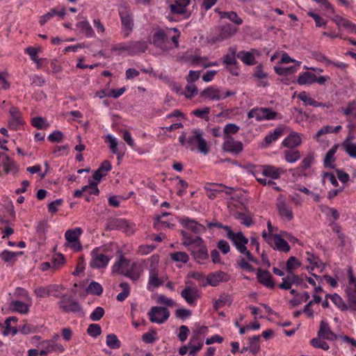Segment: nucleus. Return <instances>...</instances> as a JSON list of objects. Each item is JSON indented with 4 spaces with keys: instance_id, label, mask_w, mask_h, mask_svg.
I'll return each instance as SVG.
<instances>
[{
    "instance_id": "obj_63",
    "label": "nucleus",
    "mask_w": 356,
    "mask_h": 356,
    "mask_svg": "<svg viewBox=\"0 0 356 356\" xmlns=\"http://www.w3.org/2000/svg\"><path fill=\"white\" fill-rule=\"evenodd\" d=\"M277 113L274 111L271 108L262 107L263 120H271L276 118Z\"/></svg>"
},
{
    "instance_id": "obj_58",
    "label": "nucleus",
    "mask_w": 356,
    "mask_h": 356,
    "mask_svg": "<svg viewBox=\"0 0 356 356\" xmlns=\"http://www.w3.org/2000/svg\"><path fill=\"white\" fill-rule=\"evenodd\" d=\"M208 331V327L202 325L197 328L196 330L193 331V336L191 338V343L195 342L196 340L202 339L200 338L201 334H205Z\"/></svg>"
},
{
    "instance_id": "obj_19",
    "label": "nucleus",
    "mask_w": 356,
    "mask_h": 356,
    "mask_svg": "<svg viewBox=\"0 0 356 356\" xmlns=\"http://www.w3.org/2000/svg\"><path fill=\"white\" fill-rule=\"evenodd\" d=\"M225 185L217 183H207L204 186V189L207 192V196L214 200L217 197V194L224 192Z\"/></svg>"
},
{
    "instance_id": "obj_54",
    "label": "nucleus",
    "mask_w": 356,
    "mask_h": 356,
    "mask_svg": "<svg viewBox=\"0 0 356 356\" xmlns=\"http://www.w3.org/2000/svg\"><path fill=\"white\" fill-rule=\"evenodd\" d=\"M107 141L109 143V148L111 151L118 155V159H120V158L123 156V154H120L118 152V142L116 139L112 137L111 135L107 136Z\"/></svg>"
},
{
    "instance_id": "obj_51",
    "label": "nucleus",
    "mask_w": 356,
    "mask_h": 356,
    "mask_svg": "<svg viewBox=\"0 0 356 356\" xmlns=\"http://www.w3.org/2000/svg\"><path fill=\"white\" fill-rule=\"evenodd\" d=\"M240 127L236 124L228 123L225 126L223 131V138L232 137L231 134H236L238 132Z\"/></svg>"
},
{
    "instance_id": "obj_39",
    "label": "nucleus",
    "mask_w": 356,
    "mask_h": 356,
    "mask_svg": "<svg viewBox=\"0 0 356 356\" xmlns=\"http://www.w3.org/2000/svg\"><path fill=\"white\" fill-rule=\"evenodd\" d=\"M76 26L81 29L84 32L85 35L87 38H92L95 36V32L87 20L79 22L76 24Z\"/></svg>"
},
{
    "instance_id": "obj_62",
    "label": "nucleus",
    "mask_w": 356,
    "mask_h": 356,
    "mask_svg": "<svg viewBox=\"0 0 356 356\" xmlns=\"http://www.w3.org/2000/svg\"><path fill=\"white\" fill-rule=\"evenodd\" d=\"M124 225H127V222L125 220L114 219L108 223L106 229H108V230L118 229H120V228L124 227Z\"/></svg>"
},
{
    "instance_id": "obj_23",
    "label": "nucleus",
    "mask_w": 356,
    "mask_h": 356,
    "mask_svg": "<svg viewBox=\"0 0 356 356\" xmlns=\"http://www.w3.org/2000/svg\"><path fill=\"white\" fill-rule=\"evenodd\" d=\"M191 0H175V3L170 6V13L174 15L186 14V7Z\"/></svg>"
},
{
    "instance_id": "obj_40",
    "label": "nucleus",
    "mask_w": 356,
    "mask_h": 356,
    "mask_svg": "<svg viewBox=\"0 0 356 356\" xmlns=\"http://www.w3.org/2000/svg\"><path fill=\"white\" fill-rule=\"evenodd\" d=\"M129 263V259L124 258L123 255H120L118 261L113 265V270L120 274V271L124 270V268H128Z\"/></svg>"
},
{
    "instance_id": "obj_6",
    "label": "nucleus",
    "mask_w": 356,
    "mask_h": 356,
    "mask_svg": "<svg viewBox=\"0 0 356 356\" xmlns=\"http://www.w3.org/2000/svg\"><path fill=\"white\" fill-rule=\"evenodd\" d=\"M276 208L282 219L291 221L293 218L292 209L287 205L284 195L280 194L277 198Z\"/></svg>"
},
{
    "instance_id": "obj_9",
    "label": "nucleus",
    "mask_w": 356,
    "mask_h": 356,
    "mask_svg": "<svg viewBox=\"0 0 356 356\" xmlns=\"http://www.w3.org/2000/svg\"><path fill=\"white\" fill-rule=\"evenodd\" d=\"M207 284L212 286H218L220 282H227L230 280V275L222 270L210 273L207 276Z\"/></svg>"
},
{
    "instance_id": "obj_2",
    "label": "nucleus",
    "mask_w": 356,
    "mask_h": 356,
    "mask_svg": "<svg viewBox=\"0 0 356 356\" xmlns=\"http://www.w3.org/2000/svg\"><path fill=\"white\" fill-rule=\"evenodd\" d=\"M348 275L349 277V284L354 285L353 287L349 286L346 289L348 302V307L350 310L356 311V277L354 276L351 268L348 270Z\"/></svg>"
},
{
    "instance_id": "obj_25",
    "label": "nucleus",
    "mask_w": 356,
    "mask_h": 356,
    "mask_svg": "<svg viewBox=\"0 0 356 356\" xmlns=\"http://www.w3.org/2000/svg\"><path fill=\"white\" fill-rule=\"evenodd\" d=\"M112 168L111 162L108 160H104L102 161L98 168L93 174V179L97 181H100L103 177H105L108 172H109Z\"/></svg>"
},
{
    "instance_id": "obj_15",
    "label": "nucleus",
    "mask_w": 356,
    "mask_h": 356,
    "mask_svg": "<svg viewBox=\"0 0 356 356\" xmlns=\"http://www.w3.org/2000/svg\"><path fill=\"white\" fill-rule=\"evenodd\" d=\"M82 232L83 230L81 227H76L74 229H70L67 230L65 234V239L70 243H74L73 247L77 251L82 250V245L79 239Z\"/></svg>"
},
{
    "instance_id": "obj_24",
    "label": "nucleus",
    "mask_w": 356,
    "mask_h": 356,
    "mask_svg": "<svg viewBox=\"0 0 356 356\" xmlns=\"http://www.w3.org/2000/svg\"><path fill=\"white\" fill-rule=\"evenodd\" d=\"M200 97L209 100L221 99L220 91L218 88L209 86L200 92Z\"/></svg>"
},
{
    "instance_id": "obj_4",
    "label": "nucleus",
    "mask_w": 356,
    "mask_h": 356,
    "mask_svg": "<svg viewBox=\"0 0 356 356\" xmlns=\"http://www.w3.org/2000/svg\"><path fill=\"white\" fill-rule=\"evenodd\" d=\"M119 15L121 19L122 29L124 37L129 36L134 29V19L131 15L130 10L127 7L119 10Z\"/></svg>"
},
{
    "instance_id": "obj_14",
    "label": "nucleus",
    "mask_w": 356,
    "mask_h": 356,
    "mask_svg": "<svg viewBox=\"0 0 356 356\" xmlns=\"http://www.w3.org/2000/svg\"><path fill=\"white\" fill-rule=\"evenodd\" d=\"M257 279L258 282H259L266 288L270 289H273L275 288V283L270 273L268 270L257 268Z\"/></svg>"
},
{
    "instance_id": "obj_13",
    "label": "nucleus",
    "mask_w": 356,
    "mask_h": 356,
    "mask_svg": "<svg viewBox=\"0 0 356 356\" xmlns=\"http://www.w3.org/2000/svg\"><path fill=\"white\" fill-rule=\"evenodd\" d=\"M284 133V127L280 125L275 128L273 131H270L260 143V147L267 148L270 146L273 142H275Z\"/></svg>"
},
{
    "instance_id": "obj_33",
    "label": "nucleus",
    "mask_w": 356,
    "mask_h": 356,
    "mask_svg": "<svg viewBox=\"0 0 356 356\" xmlns=\"http://www.w3.org/2000/svg\"><path fill=\"white\" fill-rule=\"evenodd\" d=\"M163 284V280L159 277L158 271L156 268H152L151 266V268L149 270V288L150 286H153L154 288H157Z\"/></svg>"
},
{
    "instance_id": "obj_12",
    "label": "nucleus",
    "mask_w": 356,
    "mask_h": 356,
    "mask_svg": "<svg viewBox=\"0 0 356 356\" xmlns=\"http://www.w3.org/2000/svg\"><path fill=\"white\" fill-rule=\"evenodd\" d=\"M99 249L95 248L91 252L92 260L90 262V266L92 268H105L110 259L104 254H99Z\"/></svg>"
},
{
    "instance_id": "obj_10",
    "label": "nucleus",
    "mask_w": 356,
    "mask_h": 356,
    "mask_svg": "<svg viewBox=\"0 0 356 356\" xmlns=\"http://www.w3.org/2000/svg\"><path fill=\"white\" fill-rule=\"evenodd\" d=\"M317 336L320 339L330 341H336L339 339V335L331 330L329 323L325 320H322L320 323Z\"/></svg>"
},
{
    "instance_id": "obj_5",
    "label": "nucleus",
    "mask_w": 356,
    "mask_h": 356,
    "mask_svg": "<svg viewBox=\"0 0 356 356\" xmlns=\"http://www.w3.org/2000/svg\"><path fill=\"white\" fill-rule=\"evenodd\" d=\"M148 314L151 322L161 324L168 320L170 312L165 307H153Z\"/></svg>"
},
{
    "instance_id": "obj_1",
    "label": "nucleus",
    "mask_w": 356,
    "mask_h": 356,
    "mask_svg": "<svg viewBox=\"0 0 356 356\" xmlns=\"http://www.w3.org/2000/svg\"><path fill=\"white\" fill-rule=\"evenodd\" d=\"M192 135L188 137V147L191 151L197 149L203 154H207L209 148L206 140L203 138V132L200 129H194L191 131Z\"/></svg>"
},
{
    "instance_id": "obj_38",
    "label": "nucleus",
    "mask_w": 356,
    "mask_h": 356,
    "mask_svg": "<svg viewBox=\"0 0 356 356\" xmlns=\"http://www.w3.org/2000/svg\"><path fill=\"white\" fill-rule=\"evenodd\" d=\"M237 57L241 59V60L248 65H252L256 63L255 57L249 51H241L238 53Z\"/></svg>"
},
{
    "instance_id": "obj_42",
    "label": "nucleus",
    "mask_w": 356,
    "mask_h": 356,
    "mask_svg": "<svg viewBox=\"0 0 356 356\" xmlns=\"http://www.w3.org/2000/svg\"><path fill=\"white\" fill-rule=\"evenodd\" d=\"M86 292L89 294L100 296L103 293V288L99 283L92 281L86 288Z\"/></svg>"
},
{
    "instance_id": "obj_57",
    "label": "nucleus",
    "mask_w": 356,
    "mask_h": 356,
    "mask_svg": "<svg viewBox=\"0 0 356 356\" xmlns=\"http://www.w3.org/2000/svg\"><path fill=\"white\" fill-rule=\"evenodd\" d=\"M87 333L93 338H97L102 333V328L99 324L92 323L88 329Z\"/></svg>"
},
{
    "instance_id": "obj_18",
    "label": "nucleus",
    "mask_w": 356,
    "mask_h": 356,
    "mask_svg": "<svg viewBox=\"0 0 356 356\" xmlns=\"http://www.w3.org/2000/svg\"><path fill=\"white\" fill-rule=\"evenodd\" d=\"M314 161V155L312 154H309L306 157L303 159L299 167L296 169H291L290 171L292 172L293 176H295L296 174H298L299 176L306 177L307 175L304 172V171L309 168Z\"/></svg>"
},
{
    "instance_id": "obj_37",
    "label": "nucleus",
    "mask_w": 356,
    "mask_h": 356,
    "mask_svg": "<svg viewBox=\"0 0 356 356\" xmlns=\"http://www.w3.org/2000/svg\"><path fill=\"white\" fill-rule=\"evenodd\" d=\"M297 83L299 85H306V84H312L315 83V74L305 72L302 74H300Z\"/></svg>"
},
{
    "instance_id": "obj_46",
    "label": "nucleus",
    "mask_w": 356,
    "mask_h": 356,
    "mask_svg": "<svg viewBox=\"0 0 356 356\" xmlns=\"http://www.w3.org/2000/svg\"><path fill=\"white\" fill-rule=\"evenodd\" d=\"M3 168L7 174L10 172L17 171V168L14 161L8 155H5V160L3 162Z\"/></svg>"
},
{
    "instance_id": "obj_64",
    "label": "nucleus",
    "mask_w": 356,
    "mask_h": 356,
    "mask_svg": "<svg viewBox=\"0 0 356 356\" xmlns=\"http://www.w3.org/2000/svg\"><path fill=\"white\" fill-rule=\"evenodd\" d=\"M342 111L346 116L353 114L356 118V101L353 100L348 102L346 108H342Z\"/></svg>"
},
{
    "instance_id": "obj_8",
    "label": "nucleus",
    "mask_w": 356,
    "mask_h": 356,
    "mask_svg": "<svg viewBox=\"0 0 356 356\" xmlns=\"http://www.w3.org/2000/svg\"><path fill=\"white\" fill-rule=\"evenodd\" d=\"M183 299L191 306H195L197 300L200 298V292L197 287L186 286L180 293Z\"/></svg>"
},
{
    "instance_id": "obj_28",
    "label": "nucleus",
    "mask_w": 356,
    "mask_h": 356,
    "mask_svg": "<svg viewBox=\"0 0 356 356\" xmlns=\"http://www.w3.org/2000/svg\"><path fill=\"white\" fill-rule=\"evenodd\" d=\"M332 21L335 22L339 27H343L349 32L356 34V24L348 19H344L339 15H336L332 18Z\"/></svg>"
},
{
    "instance_id": "obj_59",
    "label": "nucleus",
    "mask_w": 356,
    "mask_h": 356,
    "mask_svg": "<svg viewBox=\"0 0 356 356\" xmlns=\"http://www.w3.org/2000/svg\"><path fill=\"white\" fill-rule=\"evenodd\" d=\"M171 259L175 261H181L186 264L189 260L188 255L184 252H177L171 254Z\"/></svg>"
},
{
    "instance_id": "obj_7",
    "label": "nucleus",
    "mask_w": 356,
    "mask_h": 356,
    "mask_svg": "<svg viewBox=\"0 0 356 356\" xmlns=\"http://www.w3.org/2000/svg\"><path fill=\"white\" fill-rule=\"evenodd\" d=\"M222 149L225 152L238 155L243 150V144L241 141L234 140L233 137H227L224 138Z\"/></svg>"
},
{
    "instance_id": "obj_52",
    "label": "nucleus",
    "mask_w": 356,
    "mask_h": 356,
    "mask_svg": "<svg viewBox=\"0 0 356 356\" xmlns=\"http://www.w3.org/2000/svg\"><path fill=\"white\" fill-rule=\"evenodd\" d=\"M230 54L224 56L222 63L227 65H236L238 64L236 60V51L232 48L229 49Z\"/></svg>"
},
{
    "instance_id": "obj_35",
    "label": "nucleus",
    "mask_w": 356,
    "mask_h": 356,
    "mask_svg": "<svg viewBox=\"0 0 356 356\" xmlns=\"http://www.w3.org/2000/svg\"><path fill=\"white\" fill-rule=\"evenodd\" d=\"M284 156V159L287 163H293L298 161L301 154L299 150L297 149H287L284 151L283 152Z\"/></svg>"
},
{
    "instance_id": "obj_32",
    "label": "nucleus",
    "mask_w": 356,
    "mask_h": 356,
    "mask_svg": "<svg viewBox=\"0 0 356 356\" xmlns=\"http://www.w3.org/2000/svg\"><path fill=\"white\" fill-rule=\"evenodd\" d=\"M167 40L166 33L163 30H159L153 34L152 43L156 47L163 49Z\"/></svg>"
},
{
    "instance_id": "obj_30",
    "label": "nucleus",
    "mask_w": 356,
    "mask_h": 356,
    "mask_svg": "<svg viewBox=\"0 0 356 356\" xmlns=\"http://www.w3.org/2000/svg\"><path fill=\"white\" fill-rule=\"evenodd\" d=\"M273 249L278 250L279 251L288 252L290 250V245L284 238L279 234H274V239L273 241Z\"/></svg>"
},
{
    "instance_id": "obj_61",
    "label": "nucleus",
    "mask_w": 356,
    "mask_h": 356,
    "mask_svg": "<svg viewBox=\"0 0 356 356\" xmlns=\"http://www.w3.org/2000/svg\"><path fill=\"white\" fill-rule=\"evenodd\" d=\"M311 345L316 348H321L324 350H327L330 348L328 343L324 341H321L320 338H313L310 341Z\"/></svg>"
},
{
    "instance_id": "obj_27",
    "label": "nucleus",
    "mask_w": 356,
    "mask_h": 356,
    "mask_svg": "<svg viewBox=\"0 0 356 356\" xmlns=\"http://www.w3.org/2000/svg\"><path fill=\"white\" fill-rule=\"evenodd\" d=\"M339 147V144H335L326 153L324 159V165L325 168H330L332 169L335 168L334 161L336 158L334 154L337 152Z\"/></svg>"
},
{
    "instance_id": "obj_22",
    "label": "nucleus",
    "mask_w": 356,
    "mask_h": 356,
    "mask_svg": "<svg viewBox=\"0 0 356 356\" xmlns=\"http://www.w3.org/2000/svg\"><path fill=\"white\" fill-rule=\"evenodd\" d=\"M148 48L145 40L131 41L129 42V55H136L145 52Z\"/></svg>"
},
{
    "instance_id": "obj_16",
    "label": "nucleus",
    "mask_w": 356,
    "mask_h": 356,
    "mask_svg": "<svg viewBox=\"0 0 356 356\" xmlns=\"http://www.w3.org/2000/svg\"><path fill=\"white\" fill-rule=\"evenodd\" d=\"M227 236L232 241L238 251L241 248L243 250V248L248 243V239L243 235V232H238L235 233L231 228L228 231Z\"/></svg>"
},
{
    "instance_id": "obj_20",
    "label": "nucleus",
    "mask_w": 356,
    "mask_h": 356,
    "mask_svg": "<svg viewBox=\"0 0 356 356\" xmlns=\"http://www.w3.org/2000/svg\"><path fill=\"white\" fill-rule=\"evenodd\" d=\"M189 250L197 263L202 264L204 260L209 259L207 248L204 245V243L200 247L194 246L193 248L189 249Z\"/></svg>"
},
{
    "instance_id": "obj_50",
    "label": "nucleus",
    "mask_w": 356,
    "mask_h": 356,
    "mask_svg": "<svg viewBox=\"0 0 356 356\" xmlns=\"http://www.w3.org/2000/svg\"><path fill=\"white\" fill-rule=\"evenodd\" d=\"M331 300L341 311L343 312L349 309L342 298L337 293L332 294Z\"/></svg>"
},
{
    "instance_id": "obj_49",
    "label": "nucleus",
    "mask_w": 356,
    "mask_h": 356,
    "mask_svg": "<svg viewBox=\"0 0 356 356\" xmlns=\"http://www.w3.org/2000/svg\"><path fill=\"white\" fill-rule=\"evenodd\" d=\"M259 340V335L254 336L249 339V350L254 355L260 350Z\"/></svg>"
},
{
    "instance_id": "obj_11",
    "label": "nucleus",
    "mask_w": 356,
    "mask_h": 356,
    "mask_svg": "<svg viewBox=\"0 0 356 356\" xmlns=\"http://www.w3.org/2000/svg\"><path fill=\"white\" fill-rule=\"evenodd\" d=\"M180 224L186 229L191 231L194 234H201L206 232V227L193 219L188 217H184L179 220Z\"/></svg>"
},
{
    "instance_id": "obj_48",
    "label": "nucleus",
    "mask_w": 356,
    "mask_h": 356,
    "mask_svg": "<svg viewBox=\"0 0 356 356\" xmlns=\"http://www.w3.org/2000/svg\"><path fill=\"white\" fill-rule=\"evenodd\" d=\"M234 216L236 219L239 220L243 225L247 227H250L253 224L252 218L243 212L236 211L234 213Z\"/></svg>"
},
{
    "instance_id": "obj_3",
    "label": "nucleus",
    "mask_w": 356,
    "mask_h": 356,
    "mask_svg": "<svg viewBox=\"0 0 356 356\" xmlns=\"http://www.w3.org/2000/svg\"><path fill=\"white\" fill-rule=\"evenodd\" d=\"M59 308L65 313H76L81 312V306L78 301L74 300L72 296L63 295L60 300L58 302Z\"/></svg>"
},
{
    "instance_id": "obj_56",
    "label": "nucleus",
    "mask_w": 356,
    "mask_h": 356,
    "mask_svg": "<svg viewBox=\"0 0 356 356\" xmlns=\"http://www.w3.org/2000/svg\"><path fill=\"white\" fill-rule=\"evenodd\" d=\"M298 97L304 102L305 106L309 105L315 107L316 105L317 101L309 97L308 94L305 91L300 92Z\"/></svg>"
},
{
    "instance_id": "obj_34",
    "label": "nucleus",
    "mask_w": 356,
    "mask_h": 356,
    "mask_svg": "<svg viewBox=\"0 0 356 356\" xmlns=\"http://www.w3.org/2000/svg\"><path fill=\"white\" fill-rule=\"evenodd\" d=\"M57 284H49L46 287L40 286L35 289L34 293L37 297L46 298L51 295V291H56Z\"/></svg>"
},
{
    "instance_id": "obj_44",
    "label": "nucleus",
    "mask_w": 356,
    "mask_h": 356,
    "mask_svg": "<svg viewBox=\"0 0 356 356\" xmlns=\"http://www.w3.org/2000/svg\"><path fill=\"white\" fill-rule=\"evenodd\" d=\"M157 332L155 328H151L148 332L144 333L142 336V341L147 344H151L157 340Z\"/></svg>"
},
{
    "instance_id": "obj_31",
    "label": "nucleus",
    "mask_w": 356,
    "mask_h": 356,
    "mask_svg": "<svg viewBox=\"0 0 356 356\" xmlns=\"http://www.w3.org/2000/svg\"><path fill=\"white\" fill-rule=\"evenodd\" d=\"M236 32L230 24H225L219 28V33L216 38L218 41L224 40L232 36Z\"/></svg>"
},
{
    "instance_id": "obj_55",
    "label": "nucleus",
    "mask_w": 356,
    "mask_h": 356,
    "mask_svg": "<svg viewBox=\"0 0 356 356\" xmlns=\"http://www.w3.org/2000/svg\"><path fill=\"white\" fill-rule=\"evenodd\" d=\"M211 109L209 107H204L202 109H195L192 111V113L201 119H204L206 121L209 120V114L210 113Z\"/></svg>"
},
{
    "instance_id": "obj_53",
    "label": "nucleus",
    "mask_w": 356,
    "mask_h": 356,
    "mask_svg": "<svg viewBox=\"0 0 356 356\" xmlns=\"http://www.w3.org/2000/svg\"><path fill=\"white\" fill-rule=\"evenodd\" d=\"M232 302L231 296L228 294H222L219 298L216 301L214 307L218 309L219 307H222L225 305H230Z\"/></svg>"
},
{
    "instance_id": "obj_43",
    "label": "nucleus",
    "mask_w": 356,
    "mask_h": 356,
    "mask_svg": "<svg viewBox=\"0 0 356 356\" xmlns=\"http://www.w3.org/2000/svg\"><path fill=\"white\" fill-rule=\"evenodd\" d=\"M106 343L111 349H118L121 347V342L115 334L106 336Z\"/></svg>"
},
{
    "instance_id": "obj_26",
    "label": "nucleus",
    "mask_w": 356,
    "mask_h": 356,
    "mask_svg": "<svg viewBox=\"0 0 356 356\" xmlns=\"http://www.w3.org/2000/svg\"><path fill=\"white\" fill-rule=\"evenodd\" d=\"M263 171L262 174L264 176L269 177L272 179H279L282 174H284L286 170H283L280 168H275L273 165H263Z\"/></svg>"
},
{
    "instance_id": "obj_17",
    "label": "nucleus",
    "mask_w": 356,
    "mask_h": 356,
    "mask_svg": "<svg viewBox=\"0 0 356 356\" xmlns=\"http://www.w3.org/2000/svg\"><path fill=\"white\" fill-rule=\"evenodd\" d=\"M143 271V268L141 264L138 262H133L129 268L120 271V274L123 275L134 281H136L140 278Z\"/></svg>"
},
{
    "instance_id": "obj_47",
    "label": "nucleus",
    "mask_w": 356,
    "mask_h": 356,
    "mask_svg": "<svg viewBox=\"0 0 356 356\" xmlns=\"http://www.w3.org/2000/svg\"><path fill=\"white\" fill-rule=\"evenodd\" d=\"M119 286L122 289V291L118 294L116 299L120 302H122L129 296L130 286L126 282H121Z\"/></svg>"
},
{
    "instance_id": "obj_41",
    "label": "nucleus",
    "mask_w": 356,
    "mask_h": 356,
    "mask_svg": "<svg viewBox=\"0 0 356 356\" xmlns=\"http://www.w3.org/2000/svg\"><path fill=\"white\" fill-rule=\"evenodd\" d=\"M220 17L221 19L227 18L236 25L243 24V19L238 17L237 13L234 11L220 13Z\"/></svg>"
},
{
    "instance_id": "obj_60",
    "label": "nucleus",
    "mask_w": 356,
    "mask_h": 356,
    "mask_svg": "<svg viewBox=\"0 0 356 356\" xmlns=\"http://www.w3.org/2000/svg\"><path fill=\"white\" fill-rule=\"evenodd\" d=\"M248 118L249 119L255 118V119L260 122L263 121V117H262V107H256L252 109H251L248 113Z\"/></svg>"
},
{
    "instance_id": "obj_29",
    "label": "nucleus",
    "mask_w": 356,
    "mask_h": 356,
    "mask_svg": "<svg viewBox=\"0 0 356 356\" xmlns=\"http://www.w3.org/2000/svg\"><path fill=\"white\" fill-rule=\"evenodd\" d=\"M181 234L184 239L183 245L186 247L191 245L200 247L204 243V241L200 236H197L195 238H193L190 234L185 232L184 230L181 231Z\"/></svg>"
},
{
    "instance_id": "obj_45",
    "label": "nucleus",
    "mask_w": 356,
    "mask_h": 356,
    "mask_svg": "<svg viewBox=\"0 0 356 356\" xmlns=\"http://www.w3.org/2000/svg\"><path fill=\"white\" fill-rule=\"evenodd\" d=\"M301 266V263L297 259L296 257H290L286 261V270L289 273H292L293 270H296Z\"/></svg>"
},
{
    "instance_id": "obj_21",
    "label": "nucleus",
    "mask_w": 356,
    "mask_h": 356,
    "mask_svg": "<svg viewBox=\"0 0 356 356\" xmlns=\"http://www.w3.org/2000/svg\"><path fill=\"white\" fill-rule=\"evenodd\" d=\"M302 143L300 135L296 132H291L282 143L284 147L294 149Z\"/></svg>"
},
{
    "instance_id": "obj_36",
    "label": "nucleus",
    "mask_w": 356,
    "mask_h": 356,
    "mask_svg": "<svg viewBox=\"0 0 356 356\" xmlns=\"http://www.w3.org/2000/svg\"><path fill=\"white\" fill-rule=\"evenodd\" d=\"M10 308L15 312L24 314L29 312V305L19 300H13L10 302Z\"/></svg>"
}]
</instances>
